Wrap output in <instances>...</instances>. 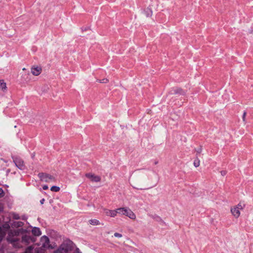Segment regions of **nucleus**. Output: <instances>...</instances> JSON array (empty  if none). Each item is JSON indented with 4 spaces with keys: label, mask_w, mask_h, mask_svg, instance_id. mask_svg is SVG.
<instances>
[{
    "label": "nucleus",
    "mask_w": 253,
    "mask_h": 253,
    "mask_svg": "<svg viewBox=\"0 0 253 253\" xmlns=\"http://www.w3.org/2000/svg\"><path fill=\"white\" fill-rule=\"evenodd\" d=\"M146 174L145 171L140 170H135L130 175L129 181L131 186L137 190L143 189L144 187L145 178Z\"/></svg>",
    "instance_id": "f257e3e1"
},
{
    "label": "nucleus",
    "mask_w": 253,
    "mask_h": 253,
    "mask_svg": "<svg viewBox=\"0 0 253 253\" xmlns=\"http://www.w3.org/2000/svg\"><path fill=\"white\" fill-rule=\"evenodd\" d=\"M75 244L70 240H65L53 253H73Z\"/></svg>",
    "instance_id": "f03ea898"
},
{
    "label": "nucleus",
    "mask_w": 253,
    "mask_h": 253,
    "mask_svg": "<svg viewBox=\"0 0 253 253\" xmlns=\"http://www.w3.org/2000/svg\"><path fill=\"white\" fill-rule=\"evenodd\" d=\"M244 205L241 203L232 207L230 209V211L232 216L235 218H238L241 215V211L244 209Z\"/></svg>",
    "instance_id": "7ed1b4c3"
},
{
    "label": "nucleus",
    "mask_w": 253,
    "mask_h": 253,
    "mask_svg": "<svg viewBox=\"0 0 253 253\" xmlns=\"http://www.w3.org/2000/svg\"><path fill=\"white\" fill-rule=\"evenodd\" d=\"M119 214L125 215L131 219H135L136 215L135 213L128 208H118Z\"/></svg>",
    "instance_id": "20e7f679"
},
{
    "label": "nucleus",
    "mask_w": 253,
    "mask_h": 253,
    "mask_svg": "<svg viewBox=\"0 0 253 253\" xmlns=\"http://www.w3.org/2000/svg\"><path fill=\"white\" fill-rule=\"evenodd\" d=\"M40 242L42 245V247L45 249H54L55 247V245L53 246L49 244V239L46 236H43L41 238Z\"/></svg>",
    "instance_id": "39448f33"
},
{
    "label": "nucleus",
    "mask_w": 253,
    "mask_h": 253,
    "mask_svg": "<svg viewBox=\"0 0 253 253\" xmlns=\"http://www.w3.org/2000/svg\"><path fill=\"white\" fill-rule=\"evenodd\" d=\"M41 180L45 182H53L55 180V177L50 174L41 173L39 174Z\"/></svg>",
    "instance_id": "423d86ee"
},
{
    "label": "nucleus",
    "mask_w": 253,
    "mask_h": 253,
    "mask_svg": "<svg viewBox=\"0 0 253 253\" xmlns=\"http://www.w3.org/2000/svg\"><path fill=\"white\" fill-rule=\"evenodd\" d=\"M42 71V67L38 66H33L31 69V72L32 74L34 76L39 75Z\"/></svg>",
    "instance_id": "0eeeda50"
},
{
    "label": "nucleus",
    "mask_w": 253,
    "mask_h": 253,
    "mask_svg": "<svg viewBox=\"0 0 253 253\" xmlns=\"http://www.w3.org/2000/svg\"><path fill=\"white\" fill-rule=\"evenodd\" d=\"M105 211L106 215L111 217H115L117 216V213H119L118 209L114 210L105 209Z\"/></svg>",
    "instance_id": "6e6552de"
},
{
    "label": "nucleus",
    "mask_w": 253,
    "mask_h": 253,
    "mask_svg": "<svg viewBox=\"0 0 253 253\" xmlns=\"http://www.w3.org/2000/svg\"><path fill=\"white\" fill-rule=\"evenodd\" d=\"M153 14V11L151 8H147L143 10L142 16L143 18H148L151 17Z\"/></svg>",
    "instance_id": "1a4fd4ad"
},
{
    "label": "nucleus",
    "mask_w": 253,
    "mask_h": 253,
    "mask_svg": "<svg viewBox=\"0 0 253 253\" xmlns=\"http://www.w3.org/2000/svg\"><path fill=\"white\" fill-rule=\"evenodd\" d=\"M85 176L93 182H99L101 180V178L99 176L95 175L92 173H87L85 174Z\"/></svg>",
    "instance_id": "9d476101"
},
{
    "label": "nucleus",
    "mask_w": 253,
    "mask_h": 253,
    "mask_svg": "<svg viewBox=\"0 0 253 253\" xmlns=\"http://www.w3.org/2000/svg\"><path fill=\"white\" fill-rule=\"evenodd\" d=\"M14 163L16 167L21 170L24 169L25 168L24 162L19 159H17L14 161Z\"/></svg>",
    "instance_id": "9b49d317"
},
{
    "label": "nucleus",
    "mask_w": 253,
    "mask_h": 253,
    "mask_svg": "<svg viewBox=\"0 0 253 253\" xmlns=\"http://www.w3.org/2000/svg\"><path fill=\"white\" fill-rule=\"evenodd\" d=\"M8 241L12 244L13 246L15 247V248H20L21 246H20L19 245V241L17 239H11L9 238H7Z\"/></svg>",
    "instance_id": "f8f14e48"
},
{
    "label": "nucleus",
    "mask_w": 253,
    "mask_h": 253,
    "mask_svg": "<svg viewBox=\"0 0 253 253\" xmlns=\"http://www.w3.org/2000/svg\"><path fill=\"white\" fill-rule=\"evenodd\" d=\"M32 232L35 236H39L41 235V231L40 228L38 227H34L32 230Z\"/></svg>",
    "instance_id": "ddd939ff"
},
{
    "label": "nucleus",
    "mask_w": 253,
    "mask_h": 253,
    "mask_svg": "<svg viewBox=\"0 0 253 253\" xmlns=\"http://www.w3.org/2000/svg\"><path fill=\"white\" fill-rule=\"evenodd\" d=\"M0 89L3 91L6 89V83L3 80H0Z\"/></svg>",
    "instance_id": "4468645a"
},
{
    "label": "nucleus",
    "mask_w": 253,
    "mask_h": 253,
    "mask_svg": "<svg viewBox=\"0 0 253 253\" xmlns=\"http://www.w3.org/2000/svg\"><path fill=\"white\" fill-rule=\"evenodd\" d=\"M89 223L93 225H98L100 224V222L98 220L96 219H90L89 221Z\"/></svg>",
    "instance_id": "2eb2a0df"
},
{
    "label": "nucleus",
    "mask_w": 253,
    "mask_h": 253,
    "mask_svg": "<svg viewBox=\"0 0 253 253\" xmlns=\"http://www.w3.org/2000/svg\"><path fill=\"white\" fill-rule=\"evenodd\" d=\"M193 165L196 168L199 167L200 165V160L198 158H196L194 161Z\"/></svg>",
    "instance_id": "dca6fc26"
},
{
    "label": "nucleus",
    "mask_w": 253,
    "mask_h": 253,
    "mask_svg": "<svg viewBox=\"0 0 253 253\" xmlns=\"http://www.w3.org/2000/svg\"><path fill=\"white\" fill-rule=\"evenodd\" d=\"M30 238L29 236H25L22 237V242H25L26 244L29 243Z\"/></svg>",
    "instance_id": "f3484780"
},
{
    "label": "nucleus",
    "mask_w": 253,
    "mask_h": 253,
    "mask_svg": "<svg viewBox=\"0 0 253 253\" xmlns=\"http://www.w3.org/2000/svg\"><path fill=\"white\" fill-rule=\"evenodd\" d=\"M60 190V188L58 186H53L51 187L50 190L54 192H58Z\"/></svg>",
    "instance_id": "a211bd4d"
},
{
    "label": "nucleus",
    "mask_w": 253,
    "mask_h": 253,
    "mask_svg": "<svg viewBox=\"0 0 253 253\" xmlns=\"http://www.w3.org/2000/svg\"><path fill=\"white\" fill-rule=\"evenodd\" d=\"M97 82L100 83L107 84L109 82V80L107 78H104L101 80H97Z\"/></svg>",
    "instance_id": "6ab92c4d"
},
{
    "label": "nucleus",
    "mask_w": 253,
    "mask_h": 253,
    "mask_svg": "<svg viewBox=\"0 0 253 253\" xmlns=\"http://www.w3.org/2000/svg\"><path fill=\"white\" fill-rule=\"evenodd\" d=\"M33 248L32 246H30L26 249L25 252L24 253H31Z\"/></svg>",
    "instance_id": "aec40b11"
},
{
    "label": "nucleus",
    "mask_w": 253,
    "mask_h": 253,
    "mask_svg": "<svg viewBox=\"0 0 253 253\" xmlns=\"http://www.w3.org/2000/svg\"><path fill=\"white\" fill-rule=\"evenodd\" d=\"M23 223L21 221H18L15 223H14V225L17 227H20L23 226Z\"/></svg>",
    "instance_id": "412c9836"
},
{
    "label": "nucleus",
    "mask_w": 253,
    "mask_h": 253,
    "mask_svg": "<svg viewBox=\"0 0 253 253\" xmlns=\"http://www.w3.org/2000/svg\"><path fill=\"white\" fill-rule=\"evenodd\" d=\"M114 236L117 238H121V237H122V235L119 233H115L114 234Z\"/></svg>",
    "instance_id": "4be33fe9"
},
{
    "label": "nucleus",
    "mask_w": 253,
    "mask_h": 253,
    "mask_svg": "<svg viewBox=\"0 0 253 253\" xmlns=\"http://www.w3.org/2000/svg\"><path fill=\"white\" fill-rule=\"evenodd\" d=\"M13 217L15 219H19L20 218L19 215L16 213L13 214Z\"/></svg>",
    "instance_id": "5701e85b"
},
{
    "label": "nucleus",
    "mask_w": 253,
    "mask_h": 253,
    "mask_svg": "<svg viewBox=\"0 0 253 253\" xmlns=\"http://www.w3.org/2000/svg\"><path fill=\"white\" fill-rule=\"evenodd\" d=\"M4 192L2 188H0V197L3 196Z\"/></svg>",
    "instance_id": "b1692460"
},
{
    "label": "nucleus",
    "mask_w": 253,
    "mask_h": 253,
    "mask_svg": "<svg viewBox=\"0 0 253 253\" xmlns=\"http://www.w3.org/2000/svg\"><path fill=\"white\" fill-rule=\"evenodd\" d=\"M226 171L225 170H222L220 171V174L222 176H225L226 174Z\"/></svg>",
    "instance_id": "393cba45"
},
{
    "label": "nucleus",
    "mask_w": 253,
    "mask_h": 253,
    "mask_svg": "<svg viewBox=\"0 0 253 253\" xmlns=\"http://www.w3.org/2000/svg\"><path fill=\"white\" fill-rule=\"evenodd\" d=\"M178 90H179V93L181 94H185V92L182 91V90L181 89H178Z\"/></svg>",
    "instance_id": "a878e982"
},
{
    "label": "nucleus",
    "mask_w": 253,
    "mask_h": 253,
    "mask_svg": "<svg viewBox=\"0 0 253 253\" xmlns=\"http://www.w3.org/2000/svg\"><path fill=\"white\" fill-rule=\"evenodd\" d=\"M48 186H47V185H43V187H42V188H43V189H44V190H46V189H48Z\"/></svg>",
    "instance_id": "bb28decb"
},
{
    "label": "nucleus",
    "mask_w": 253,
    "mask_h": 253,
    "mask_svg": "<svg viewBox=\"0 0 253 253\" xmlns=\"http://www.w3.org/2000/svg\"><path fill=\"white\" fill-rule=\"evenodd\" d=\"M44 199H42L40 201V203H41V204H43L44 203Z\"/></svg>",
    "instance_id": "cd10ccee"
},
{
    "label": "nucleus",
    "mask_w": 253,
    "mask_h": 253,
    "mask_svg": "<svg viewBox=\"0 0 253 253\" xmlns=\"http://www.w3.org/2000/svg\"><path fill=\"white\" fill-rule=\"evenodd\" d=\"M14 234L15 235H18L19 234V232L18 231H15L14 232Z\"/></svg>",
    "instance_id": "c85d7f7f"
},
{
    "label": "nucleus",
    "mask_w": 253,
    "mask_h": 253,
    "mask_svg": "<svg viewBox=\"0 0 253 253\" xmlns=\"http://www.w3.org/2000/svg\"><path fill=\"white\" fill-rule=\"evenodd\" d=\"M76 252H77V253H82L80 251V250H79V249L78 248H77V249H76Z\"/></svg>",
    "instance_id": "c756f323"
},
{
    "label": "nucleus",
    "mask_w": 253,
    "mask_h": 253,
    "mask_svg": "<svg viewBox=\"0 0 253 253\" xmlns=\"http://www.w3.org/2000/svg\"><path fill=\"white\" fill-rule=\"evenodd\" d=\"M245 116H246V113H244V114H243V119H244V120L245 119Z\"/></svg>",
    "instance_id": "7c9ffc66"
},
{
    "label": "nucleus",
    "mask_w": 253,
    "mask_h": 253,
    "mask_svg": "<svg viewBox=\"0 0 253 253\" xmlns=\"http://www.w3.org/2000/svg\"><path fill=\"white\" fill-rule=\"evenodd\" d=\"M199 153H201V149H200L199 150H198V151H197Z\"/></svg>",
    "instance_id": "2f4dec72"
},
{
    "label": "nucleus",
    "mask_w": 253,
    "mask_h": 253,
    "mask_svg": "<svg viewBox=\"0 0 253 253\" xmlns=\"http://www.w3.org/2000/svg\"><path fill=\"white\" fill-rule=\"evenodd\" d=\"M2 210V207L1 205L0 204V211H1Z\"/></svg>",
    "instance_id": "473e14b6"
},
{
    "label": "nucleus",
    "mask_w": 253,
    "mask_h": 253,
    "mask_svg": "<svg viewBox=\"0 0 253 253\" xmlns=\"http://www.w3.org/2000/svg\"><path fill=\"white\" fill-rule=\"evenodd\" d=\"M177 92H179V90L178 89V91H177Z\"/></svg>",
    "instance_id": "72a5a7b5"
}]
</instances>
